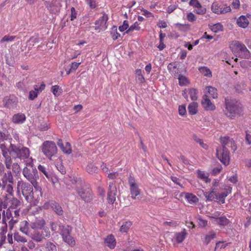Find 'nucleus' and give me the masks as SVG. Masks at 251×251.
Segmentation results:
<instances>
[{"instance_id": "e2e57ef3", "label": "nucleus", "mask_w": 251, "mask_h": 251, "mask_svg": "<svg viewBox=\"0 0 251 251\" xmlns=\"http://www.w3.org/2000/svg\"><path fill=\"white\" fill-rule=\"evenodd\" d=\"M162 225L164 226H169L171 227H175L177 225V223L175 221L170 220L169 221L164 222Z\"/></svg>"}, {"instance_id": "c756f323", "label": "nucleus", "mask_w": 251, "mask_h": 251, "mask_svg": "<svg viewBox=\"0 0 251 251\" xmlns=\"http://www.w3.org/2000/svg\"><path fill=\"white\" fill-rule=\"evenodd\" d=\"M13 184V183H7L2 184V189L6 192V194L5 195H7L8 197L14 196Z\"/></svg>"}, {"instance_id": "2f4dec72", "label": "nucleus", "mask_w": 251, "mask_h": 251, "mask_svg": "<svg viewBox=\"0 0 251 251\" xmlns=\"http://www.w3.org/2000/svg\"><path fill=\"white\" fill-rule=\"evenodd\" d=\"M249 23L248 20L243 15L241 16L237 20L238 25L242 28H246L248 25Z\"/></svg>"}, {"instance_id": "4c0bfd02", "label": "nucleus", "mask_w": 251, "mask_h": 251, "mask_svg": "<svg viewBox=\"0 0 251 251\" xmlns=\"http://www.w3.org/2000/svg\"><path fill=\"white\" fill-rule=\"evenodd\" d=\"M13 237L14 240L19 243L25 244L27 241L26 237L21 235L19 232H15Z\"/></svg>"}, {"instance_id": "72a5a7b5", "label": "nucleus", "mask_w": 251, "mask_h": 251, "mask_svg": "<svg viewBox=\"0 0 251 251\" xmlns=\"http://www.w3.org/2000/svg\"><path fill=\"white\" fill-rule=\"evenodd\" d=\"M216 237V233L214 231H210L205 236L203 242L205 245H208Z\"/></svg>"}, {"instance_id": "c9c22d12", "label": "nucleus", "mask_w": 251, "mask_h": 251, "mask_svg": "<svg viewBox=\"0 0 251 251\" xmlns=\"http://www.w3.org/2000/svg\"><path fill=\"white\" fill-rule=\"evenodd\" d=\"M198 104L196 102H192L188 107V112L191 115H195L198 111Z\"/></svg>"}, {"instance_id": "412c9836", "label": "nucleus", "mask_w": 251, "mask_h": 251, "mask_svg": "<svg viewBox=\"0 0 251 251\" xmlns=\"http://www.w3.org/2000/svg\"><path fill=\"white\" fill-rule=\"evenodd\" d=\"M180 196H184L185 199L190 204H196L199 201L197 197L191 193L183 192L180 194Z\"/></svg>"}, {"instance_id": "69168bd1", "label": "nucleus", "mask_w": 251, "mask_h": 251, "mask_svg": "<svg viewBox=\"0 0 251 251\" xmlns=\"http://www.w3.org/2000/svg\"><path fill=\"white\" fill-rule=\"evenodd\" d=\"M38 169L40 172H42L48 178H50V175L48 173L46 168L44 166L39 165L38 166Z\"/></svg>"}, {"instance_id": "864d4df0", "label": "nucleus", "mask_w": 251, "mask_h": 251, "mask_svg": "<svg viewBox=\"0 0 251 251\" xmlns=\"http://www.w3.org/2000/svg\"><path fill=\"white\" fill-rule=\"evenodd\" d=\"M61 150L66 154H71L72 152L71 145L69 142H66L65 146L62 148Z\"/></svg>"}, {"instance_id": "f257e3e1", "label": "nucleus", "mask_w": 251, "mask_h": 251, "mask_svg": "<svg viewBox=\"0 0 251 251\" xmlns=\"http://www.w3.org/2000/svg\"><path fill=\"white\" fill-rule=\"evenodd\" d=\"M17 188L21 190L22 194L25 200L32 204L37 205L42 197L43 192L41 187L40 191L41 193L38 192L37 189H35V191L34 192L32 186L29 184L22 181H18Z\"/></svg>"}, {"instance_id": "09e8293b", "label": "nucleus", "mask_w": 251, "mask_h": 251, "mask_svg": "<svg viewBox=\"0 0 251 251\" xmlns=\"http://www.w3.org/2000/svg\"><path fill=\"white\" fill-rule=\"evenodd\" d=\"M136 79L140 83H143L145 81V78L142 75V70L141 69H137L136 70Z\"/></svg>"}, {"instance_id": "f03ea898", "label": "nucleus", "mask_w": 251, "mask_h": 251, "mask_svg": "<svg viewBox=\"0 0 251 251\" xmlns=\"http://www.w3.org/2000/svg\"><path fill=\"white\" fill-rule=\"evenodd\" d=\"M10 153L13 158H18L23 160L25 165L32 166L34 159L30 157L29 149L21 144L15 145L11 143L10 145Z\"/></svg>"}, {"instance_id": "20e7f679", "label": "nucleus", "mask_w": 251, "mask_h": 251, "mask_svg": "<svg viewBox=\"0 0 251 251\" xmlns=\"http://www.w3.org/2000/svg\"><path fill=\"white\" fill-rule=\"evenodd\" d=\"M23 175L24 177L29 181L35 189H37L38 192L40 193V186H39L37 180L39 179V175L37 170L34 166L33 163L32 166H26L24 168L23 170Z\"/></svg>"}, {"instance_id": "0e129e2a", "label": "nucleus", "mask_w": 251, "mask_h": 251, "mask_svg": "<svg viewBox=\"0 0 251 251\" xmlns=\"http://www.w3.org/2000/svg\"><path fill=\"white\" fill-rule=\"evenodd\" d=\"M128 22L126 20H125L123 23V25L119 27V30L121 32H123L126 30H127L128 28Z\"/></svg>"}, {"instance_id": "79ce46f5", "label": "nucleus", "mask_w": 251, "mask_h": 251, "mask_svg": "<svg viewBox=\"0 0 251 251\" xmlns=\"http://www.w3.org/2000/svg\"><path fill=\"white\" fill-rule=\"evenodd\" d=\"M132 223L130 221L125 222L121 226L120 231L122 233H126L130 228Z\"/></svg>"}, {"instance_id": "0eeeda50", "label": "nucleus", "mask_w": 251, "mask_h": 251, "mask_svg": "<svg viewBox=\"0 0 251 251\" xmlns=\"http://www.w3.org/2000/svg\"><path fill=\"white\" fill-rule=\"evenodd\" d=\"M216 156L225 165H227L229 164L230 157L227 149L224 147H218L216 150Z\"/></svg>"}, {"instance_id": "2eb2a0df", "label": "nucleus", "mask_w": 251, "mask_h": 251, "mask_svg": "<svg viewBox=\"0 0 251 251\" xmlns=\"http://www.w3.org/2000/svg\"><path fill=\"white\" fill-rule=\"evenodd\" d=\"M79 195L86 202H90L92 199L91 190L88 187H83L77 190Z\"/></svg>"}, {"instance_id": "423d86ee", "label": "nucleus", "mask_w": 251, "mask_h": 251, "mask_svg": "<svg viewBox=\"0 0 251 251\" xmlns=\"http://www.w3.org/2000/svg\"><path fill=\"white\" fill-rule=\"evenodd\" d=\"M41 150L43 154L50 160H51L52 157L57 152V148L55 143L51 141H45L42 144Z\"/></svg>"}, {"instance_id": "603ef678", "label": "nucleus", "mask_w": 251, "mask_h": 251, "mask_svg": "<svg viewBox=\"0 0 251 251\" xmlns=\"http://www.w3.org/2000/svg\"><path fill=\"white\" fill-rule=\"evenodd\" d=\"M51 92L55 96H59L62 93V89L58 85L52 86L51 88Z\"/></svg>"}, {"instance_id": "bb28decb", "label": "nucleus", "mask_w": 251, "mask_h": 251, "mask_svg": "<svg viewBox=\"0 0 251 251\" xmlns=\"http://www.w3.org/2000/svg\"><path fill=\"white\" fill-rule=\"evenodd\" d=\"M29 236L34 241L37 242H41L44 239L42 232L35 230L33 232L30 233Z\"/></svg>"}, {"instance_id": "7ed1b4c3", "label": "nucleus", "mask_w": 251, "mask_h": 251, "mask_svg": "<svg viewBox=\"0 0 251 251\" xmlns=\"http://www.w3.org/2000/svg\"><path fill=\"white\" fill-rule=\"evenodd\" d=\"M225 104V114L227 117L231 119H233L236 115H240L243 111L242 104L235 100L226 98Z\"/></svg>"}, {"instance_id": "ddd939ff", "label": "nucleus", "mask_w": 251, "mask_h": 251, "mask_svg": "<svg viewBox=\"0 0 251 251\" xmlns=\"http://www.w3.org/2000/svg\"><path fill=\"white\" fill-rule=\"evenodd\" d=\"M222 146L220 147H224L227 149L231 148V150L235 151L237 149L236 146L233 140L227 136L221 137L220 140Z\"/></svg>"}, {"instance_id": "473e14b6", "label": "nucleus", "mask_w": 251, "mask_h": 251, "mask_svg": "<svg viewBox=\"0 0 251 251\" xmlns=\"http://www.w3.org/2000/svg\"><path fill=\"white\" fill-rule=\"evenodd\" d=\"M48 9L52 14H57L60 11V7L53 2L48 3L47 5Z\"/></svg>"}, {"instance_id": "f704fd0d", "label": "nucleus", "mask_w": 251, "mask_h": 251, "mask_svg": "<svg viewBox=\"0 0 251 251\" xmlns=\"http://www.w3.org/2000/svg\"><path fill=\"white\" fill-rule=\"evenodd\" d=\"M204 196L206 198V201H211L217 200V193L213 190L210 192L204 193Z\"/></svg>"}, {"instance_id": "3c124183", "label": "nucleus", "mask_w": 251, "mask_h": 251, "mask_svg": "<svg viewBox=\"0 0 251 251\" xmlns=\"http://www.w3.org/2000/svg\"><path fill=\"white\" fill-rule=\"evenodd\" d=\"M198 91L195 88H191L189 90V94L192 100H196L198 99Z\"/></svg>"}, {"instance_id": "6e6d98bb", "label": "nucleus", "mask_w": 251, "mask_h": 251, "mask_svg": "<svg viewBox=\"0 0 251 251\" xmlns=\"http://www.w3.org/2000/svg\"><path fill=\"white\" fill-rule=\"evenodd\" d=\"M46 248L48 251H57L56 245L51 242H47L46 244Z\"/></svg>"}, {"instance_id": "dca6fc26", "label": "nucleus", "mask_w": 251, "mask_h": 251, "mask_svg": "<svg viewBox=\"0 0 251 251\" xmlns=\"http://www.w3.org/2000/svg\"><path fill=\"white\" fill-rule=\"evenodd\" d=\"M201 104L206 111H213L216 109L215 105L211 102L206 93L203 96Z\"/></svg>"}, {"instance_id": "8fccbe9b", "label": "nucleus", "mask_w": 251, "mask_h": 251, "mask_svg": "<svg viewBox=\"0 0 251 251\" xmlns=\"http://www.w3.org/2000/svg\"><path fill=\"white\" fill-rule=\"evenodd\" d=\"M210 28L214 32H218L223 30V26L220 23L210 25Z\"/></svg>"}, {"instance_id": "a211bd4d", "label": "nucleus", "mask_w": 251, "mask_h": 251, "mask_svg": "<svg viewBox=\"0 0 251 251\" xmlns=\"http://www.w3.org/2000/svg\"><path fill=\"white\" fill-rule=\"evenodd\" d=\"M45 84L44 83L38 87L37 85L34 86L33 90H31L29 93V99L30 100H33L37 97L38 94L41 93L45 88Z\"/></svg>"}, {"instance_id": "5701e85b", "label": "nucleus", "mask_w": 251, "mask_h": 251, "mask_svg": "<svg viewBox=\"0 0 251 251\" xmlns=\"http://www.w3.org/2000/svg\"><path fill=\"white\" fill-rule=\"evenodd\" d=\"M1 180L2 184L13 183L14 179L11 172L9 170L6 173H4Z\"/></svg>"}, {"instance_id": "393cba45", "label": "nucleus", "mask_w": 251, "mask_h": 251, "mask_svg": "<svg viewBox=\"0 0 251 251\" xmlns=\"http://www.w3.org/2000/svg\"><path fill=\"white\" fill-rule=\"evenodd\" d=\"M20 209V208L13 209L12 218L11 219V221L9 222V226L11 229L13 228L14 225L18 221Z\"/></svg>"}, {"instance_id": "4d7b16f0", "label": "nucleus", "mask_w": 251, "mask_h": 251, "mask_svg": "<svg viewBox=\"0 0 251 251\" xmlns=\"http://www.w3.org/2000/svg\"><path fill=\"white\" fill-rule=\"evenodd\" d=\"M178 79L179 80V84L181 86L185 85L189 83L187 78L182 75H179Z\"/></svg>"}, {"instance_id": "338daca9", "label": "nucleus", "mask_w": 251, "mask_h": 251, "mask_svg": "<svg viewBox=\"0 0 251 251\" xmlns=\"http://www.w3.org/2000/svg\"><path fill=\"white\" fill-rule=\"evenodd\" d=\"M1 223L2 225L0 227V235H4L7 231V224L6 222Z\"/></svg>"}, {"instance_id": "e433bc0d", "label": "nucleus", "mask_w": 251, "mask_h": 251, "mask_svg": "<svg viewBox=\"0 0 251 251\" xmlns=\"http://www.w3.org/2000/svg\"><path fill=\"white\" fill-rule=\"evenodd\" d=\"M27 78H24L22 80L17 82L16 84V87L22 91H25L27 85Z\"/></svg>"}, {"instance_id": "5fc2aeb1", "label": "nucleus", "mask_w": 251, "mask_h": 251, "mask_svg": "<svg viewBox=\"0 0 251 251\" xmlns=\"http://www.w3.org/2000/svg\"><path fill=\"white\" fill-rule=\"evenodd\" d=\"M86 169L87 172L90 174L96 173L98 171V168L92 164H88Z\"/></svg>"}, {"instance_id": "9b49d317", "label": "nucleus", "mask_w": 251, "mask_h": 251, "mask_svg": "<svg viewBox=\"0 0 251 251\" xmlns=\"http://www.w3.org/2000/svg\"><path fill=\"white\" fill-rule=\"evenodd\" d=\"M108 17L107 14L103 13L102 16L96 21L95 25H96L95 28L96 30H105L107 28V21Z\"/></svg>"}, {"instance_id": "37998d69", "label": "nucleus", "mask_w": 251, "mask_h": 251, "mask_svg": "<svg viewBox=\"0 0 251 251\" xmlns=\"http://www.w3.org/2000/svg\"><path fill=\"white\" fill-rule=\"evenodd\" d=\"M51 207L54 211L58 215H62L63 213V211L62 207L59 204L56 202H51Z\"/></svg>"}, {"instance_id": "6ab92c4d", "label": "nucleus", "mask_w": 251, "mask_h": 251, "mask_svg": "<svg viewBox=\"0 0 251 251\" xmlns=\"http://www.w3.org/2000/svg\"><path fill=\"white\" fill-rule=\"evenodd\" d=\"M187 235V230L185 229H183L180 232H177L175 234L172 241L174 243H181L186 238Z\"/></svg>"}, {"instance_id": "c03bdc74", "label": "nucleus", "mask_w": 251, "mask_h": 251, "mask_svg": "<svg viewBox=\"0 0 251 251\" xmlns=\"http://www.w3.org/2000/svg\"><path fill=\"white\" fill-rule=\"evenodd\" d=\"M63 240L67 243L69 246L73 247L75 244L74 238L71 235V234L62 238Z\"/></svg>"}, {"instance_id": "7c9ffc66", "label": "nucleus", "mask_w": 251, "mask_h": 251, "mask_svg": "<svg viewBox=\"0 0 251 251\" xmlns=\"http://www.w3.org/2000/svg\"><path fill=\"white\" fill-rule=\"evenodd\" d=\"M197 175L198 178L205 182L208 183L210 181L208 173L201 170H198Z\"/></svg>"}, {"instance_id": "4468645a", "label": "nucleus", "mask_w": 251, "mask_h": 251, "mask_svg": "<svg viewBox=\"0 0 251 251\" xmlns=\"http://www.w3.org/2000/svg\"><path fill=\"white\" fill-rule=\"evenodd\" d=\"M222 189L224 191V192L217 194V200L223 204L225 202V198L231 192L232 187L227 185H223Z\"/></svg>"}, {"instance_id": "a18cd8bd", "label": "nucleus", "mask_w": 251, "mask_h": 251, "mask_svg": "<svg viewBox=\"0 0 251 251\" xmlns=\"http://www.w3.org/2000/svg\"><path fill=\"white\" fill-rule=\"evenodd\" d=\"M229 243H227L224 241H219L217 242L215 246V250L218 251H222L225 249L228 245Z\"/></svg>"}, {"instance_id": "cd10ccee", "label": "nucleus", "mask_w": 251, "mask_h": 251, "mask_svg": "<svg viewBox=\"0 0 251 251\" xmlns=\"http://www.w3.org/2000/svg\"><path fill=\"white\" fill-rule=\"evenodd\" d=\"M25 120V116L23 113H18L13 115L12 122L15 124H22Z\"/></svg>"}, {"instance_id": "de8ad7c7", "label": "nucleus", "mask_w": 251, "mask_h": 251, "mask_svg": "<svg viewBox=\"0 0 251 251\" xmlns=\"http://www.w3.org/2000/svg\"><path fill=\"white\" fill-rule=\"evenodd\" d=\"M199 71L207 77H211L212 73L211 71L206 67H201L199 69Z\"/></svg>"}, {"instance_id": "58836bf2", "label": "nucleus", "mask_w": 251, "mask_h": 251, "mask_svg": "<svg viewBox=\"0 0 251 251\" xmlns=\"http://www.w3.org/2000/svg\"><path fill=\"white\" fill-rule=\"evenodd\" d=\"M59 229L60 230V234L62 238L71 234L72 230L71 228L69 226L65 227L63 225H60L59 226Z\"/></svg>"}, {"instance_id": "39448f33", "label": "nucleus", "mask_w": 251, "mask_h": 251, "mask_svg": "<svg viewBox=\"0 0 251 251\" xmlns=\"http://www.w3.org/2000/svg\"><path fill=\"white\" fill-rule=\"evenodd\" d=\"M21 205V201L14 196L8 197L7 195H4L3 199H0V211L6 208L12 210L20 208Z\"/></svg>"}, {"instance_id": "052dcab7", "label": "nucleus", "mask_w": 251, "mask_h": 251, "mask_svg": "<svg viewBox=\"0 0 251 251\" xmlns=\"http://www.w3.org/2000/svg\"><path fill=\"white\" fill-rule=\"evenodd\" d=\"M12 171L15 174H18L21 172V168L18 163H14L11 166Z\"/></svg>"}, {"instance_id": "1a4fd4ad", "label": "nucleus", "mask_w": 251, "mask_h": 251, "mask_svg": "<svg viewBox=\"0 0 251 251\" xmlns=\"http://www.w3.org/2000/svg\"><path fill=\"white\" fill-rule=\"evenodd\" d=\"M231 45L239 50V56L242 58H248L250 57V52L244 44L239 41H234Z\"/></svg>"}, {"instance_id": "f8f14e48", "label": "nucleus", "mask_w": 251, "mask_h": 251, "mask_svg": "<svg viewBox=\"0 0 251 251\" xmlns=\"http://www.w3.org/2000/svg\"><path fill=\"white\" fill-rule=\"evenodd\" d=\"M128 183L130 186L131 198L133 199H135L136 197L140 194L138 185L136 183L134 178L131 176L129 178Z\"/></svg>"}, {"instance_id": "b1692460", "label": "nucleus", "mask_w": 251, "mask_h": 251, "mask_svg": "<svg viewBox=\"0 0 251 251\" xmlns=\"http://www.w3.org/2000/svg\"><path fill=\"white\" fill-rule=\"evenodd\" d=\"M104 243L110 249H113L116 245V239L112 234H109L104 239Z\"/></svg>"}, {"instance_id": "680f3d73", "label": "nucleus", "mask_w": 251, "mask_h": 251, "mask_svg": "<svg viewBox=\"0 0 251 251\" xmlns=\"http://www.w3.org/2000/svg\"><path fill=\"white\" fill-rule=\"evenodd\" d=\"M178 64L176 62H172L169 64L168 65V70L170 73L171 72H173L174 70H177Z\"/></svg>"}, {"instance_id": "4be33fe9", "label": "nucleus", "mask_w": 251, "mask_h": 251, "mask_svg": "<svg viewBox=\"0 0 251 251\" xmlns=\"http://www.w3.org/2000/svg\"><path fill=\"white\" fill-rule=\"evenodd\" d=\"M30 224L27 221H23L20 224L19 230L26 235H29Z\"/></svg>"}, {"instance_id": "a19ab883", "label": "nucleus", "mask_w": 251, "mask_h": 251, "mask_svg": "<svg viewBox=\"0 0 251 251\" xmlns=\"http://www.w3.org/2000/svg\"><path fill=\"white\" fill-rule=\"evenodd\" d=\"M206 90L207 93L213 99H216L218 97L217 90L215 88L212 86H207L206 88Z\"/></svg>"}, {"instance_id": "ea45409f", "label": "nucleus", "mask_w": 251, "mask_h": 251, "mask_svg": "<svg viewBox=\"0 0 251 251\" xmlns=\"http://www.w3.org/2000/svg\"><path fill=\"white\" fill-rule=\"evenodd\" d=\"M229 223V220L227 219L225 216L219 217L217 219L216 223L220 226H225L227 225Z\"/></svg>"}, {"instance_id": "c85d7f7f", "label": "nucleus", "mask_w": 251, "mask_h": 251, "mask_svg": "<svg viewBox=\"0 0 251 251\" xmlns=\"http://www.w3.org/2000/svg\"><path fill=\"white\" fill-rule=\"evenodd\" d=\"M10 154H11L9 152H3V155H2L4 159V162L5 166L9 170L11 169L13 164L12 157Z\"/></svg>"}, {"instance_id": "49530a36", "label": "nucleus", "mask_w": 251, "mask_h": 251, "mask_svg": "<svg viewBox=\"0 0 251 251\" xmlns=\"http://www.w3.org/2000/svg\"><path fill=\"white\" fill-rule=\"evenodd\" d=\"M141 27L139 26V24L137 22H135L133 25H132L130 26H128V28L126 31L124 33L125 35L126 33H129L131 32H132L134 30H139Z\"/></svg>"}, {"instance_id": "aec40b11", "label": "nucleus", "mask_w": 251, "mask_h": 251, "mask_svg": "<svg viewBox=\"0 0 251 251\" xmlns=\"http://www.w3.org/2000/svg\"><path fill=\"white\" fill-rule=\"evenodd\" d=\"M46 223L44 219L42 218H36L34 221L30 224V228L33 229H42L45 225Z\"/></svg>"}, {"instance_id": "a878e982", "label": "nucleus", "mask_w": 251, "mask_h": 251, "mask_svg": "<svg viewBox=\"0 0 251 251\" xmlns=\"http://www.w3.org/2000/svg\"><path fill=\"white\" fill-rule=\"evenodd\" d=\"M13 210L10 209H7L6 210H3L2 212V218L1 223L7 222L11 221L12 218Z\"/></svg>"}, {"instance_id": "9d476101", "label": "nucleus", "mask_w": 251, "mask_h": 251, "mask_svg": "<svg viewBox=\"0 0 251 251\" xmlns=\"http://www.w3.org/2000/svg\"><path fill=\"white\" fill-rule=\"evenodd\" d=\"M4 107L10 109L15 108L18 104V98L14 96H6L2 100Z\"/></svg>"}, {"instance_id": "bf43d9fd", "label": "nucleus", "mask_w": 251, "mask_h": 251, "mask_svg": "<svg viewBox=\"0 0 251 251\" xmlns=\"http://www.w3.org/2000/svg\"><path fill=\"white\" fill-rule=\"evenodd\" d=\"M111 35L114 40H116L120 37L121 35L117 32V29L116 27H114L112 31L111 32Z\"/></svg>"}, {"instance_id": "13d9d810", "label": "nucleus", "mask_w": 251, "mask_h": 251, "mask_svg": "<svg viewBox=\"0 0 251 251\" xmlns=\"http://www.w3.org/2000/svg\"><path fill=\"white\" fill-rule=\"evenodd\" d=\"M194 12L199 15H204L206 12L205 8L202 6L201 4L200 7L196 8V9L194 10Z\"/></svg>"}, {"instance_id": "f3484780", "label": "nucleus", "mask_w": 251, "mask_h": 251, "mask_svg": "<svg viewBox=\"0 0 251 251\" xmlns=\"http://www.w3.org/2000/svg\"><path fill=\"white\" fill-rule=\"evenodd\" d=\"M117 190L113 182H110L109 185V191L107 195V201L108 203L113 204L116 200Z\"/></svg>"}, {"instance_id": "774afa93", "label": "nucleus", "mask_w": 251, "mask_h": 251, "mask_svg": "<svg viewBox=\"0 0 251 251\" xmlns=\"http://www.w3.org/2000/svg\"><path fill=\"white\" fill-rule=\"evenodd\" d=\"M15 38V36L5 35L1 40L0 42L3 43L4 42H12Z\"/></svg>"}, {"instance_id": "6e6552de", "label": "nucleus", "mask_w": 251, "mask_h": 251, "mask_svg": "<svg viewBox=\"0 0 251 251\" xmlns=\"http://www.w3.org/2000/svg\"><path fill=\"white\" fill-rule=\"evenodd\" d=\"M211 9L213 13L218 15L224 14L231 10L229 6L223 5L218 2H214L212 4Z\"/></svg>"}]
</instances>
